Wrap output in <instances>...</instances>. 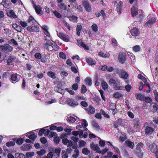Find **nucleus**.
I'll list each match as a JSON object with an SVG mask.
<instances>
[{
    "label": "nucleus",
    "instance_id": "obj_50",
    "mask_svg": "<svg viewBox=\"0 0 158 158\" xmlns=\"http://www.w3.org/2000/svg\"><path fill=\"white\" fill-rule=\"evenodd\" d=\"M154 94L155 96V99L156 101L158 103V92L156 90H154Z\"/></svg>",
    "mask_w": 158,
    "mask_h": 158
},
{
    "label": "nucleus",
    "instance_id": "obj_1",
    "mask_svg": "<svg viewBox=\"0 0 158 158\" xmlns=\"http://www.w3.org/2000/svg\"><path fill=\"white\" fill-rule=\"evenodd\" d=\"M28 23L29 26L27 28V30L30 32H37L39 31V27L36 21L32 16L29 17Z\"/></svg>",
    "mask_w": 158,
    "mask_h": 158
},
{
    "label": "nucleus",
    "instance_id": "obj_10",
    "mask_svg": "<svg viewBox=\"0 0 158 158\" xmlns=\"http://www.w3.org/2000/svg\"><path fill=\"white\" fill-rule=\"evenodd\" d=\"M57 35L59 37L66 42H68L69 40V37L67 35L64 34L61 32L57 33Z\"/></svg>",
    "mask_w": 158,
    "mask_h": 158
},
{
    "label": "nucleus",
    "instance_id": "obj_54",
    "mask_svg": "<svg viewBox=\"0 0 158 158\" xmlns=\"http://www.w3.org/2000/svg\"><path fill=\"white\" fill-rule=\"evenodd\" d=\"M1 4H2L5 7L7 8L8 6L9 3L7 1H2Z\"/></svg>",
    "mask_w": 158,
    "mask_h": 158
},
{
    "label": "nucleus",
    "instance_id": "obj_12",
    "mask_svg": "<svg viewBox=\"0 0 158 158\" xmlns=\"http://www.w3.org/2000/svg\"><path fill=\"white\" fill-rule=\"evenodd\" d=\"M82 5L84 7L86 10L88 12H90L91 10V8L89 3L87 1H84L82 2Z\"/></svg>",
    "mask_w": 158,
    "mask_h": 158
},
{
    "label": "nucleus",
    "instance_id": "obj_14",
    "mask_svg": "<svg viewBox=\"0 0 158 158\" xmlns=\"http://www.w3.org/2000/svg\"><path fill=\"white\" fill-rule=\"evenodd\" d=\"M77 44L79 46L83 47L84 49L89 50V48L84 42H82L81 40H77Z\"/></svg>",
    "mask_w": 158,
    "mask_h": 158
},
{
    "label": "nucleus",
    "instance_id": "obj_56",
    "mask_svg": "<svg viewBox=\"0 0 158 158\" xmlns=\"http://www.w3.org/2000/svg\"><path fill=\"white\" fill-rule=\"evenodd\" d=\"M86 143L83 140L79 141V146L80 147H83L86 144Z\"/></svg>",
    "mask_w": 158,
    "mask_h": 158
},
{
    "label": "nucleus",
    "instance_id": "obj_25",
    "mask_svg": "<svg viewBox=\"0 0 158 158\" xmlns=\"http://www.w3.org/2000/svg\"><path fill=\"white\" fill-rule=\"evenodd\" d=\"M15 60V57L13 56H11L9 57L7 61V63L8 65H12L13 64V62Z\"/></svg>",
    "mask_w": 158,
    "mask_h": 158
},
{
    "label": "nucleus",
    "instance_id": "obj_39",
    "mask_svg": "<svg viewBox=\"0 0 158 158\" xmlns=\"http://www.w3.org/2000/svg\"><path fill=\"white\" fill-rule=\"evenodd\" d=\"M15 158H24V155L23 153H16L15 154Z\"/></svg>",
    "mask_w": 158,
    "mask_h": 158
},
{
    "label": "nucleus",
    "instance_id": "obj_24",
    "mask_svg": "<svg viewBox=\"0 0 158 158\" xmlns=\"http://www.w3.org/2000/svg\"><path fill=\"white\" fill-rule=\"evenodd\" d=\"M154 130L152 128L149 127H147L145 130V134L147 135L151 134L153 132Z\"/></svg>",
    "mask_w": 158,
    "mask_h": 158
},
{
    "label": "nucleus",
    "instance_id": "obj_58",
    "mask_svg": "<svg viewBox=\"0 0 158 158\" xmlns=\"http://www.w3.org/2000/svg\"><path fill=\"white\" fill-rule=\"evenodd\" d=\"M68 120L69 122L71 123H73L76 120L75 118L73 117H70L68 118Z\"/></svg>",
    "mask_w": 158,
    "mask_h": 158
},
{
    "label": "nucleus",
    "instance_id": "obj_23",
    "mask_svg": "<svg viewBox=\"0 0 158 158\" xmlns=\"http://www.w3.org/2000/svg\"><path fill=\"white\" fill-rule=\"evenodd\" d=\"M86 61L89 64L91 65H94L96 63L95 61L91 58H87Z\"/></svg>",
    "mask_w": 158,
    "mask_h": 158
},
{
    "label": "nucleus",
    "instance_id": "obj_29",
    "mask_svg": "<svg viewBox=\"0 0 158 158\" xmlns=\"http://www.w3.org/2000/svg\"><path fill=\"white\" fill-rule=\"evenodd\" d=\"M136 98L137 99L140 100H143L145 99V96L142 94H136L135 95Z\"/></svg>",
    "mask_w": 158,
    "mask_h": 158
},
{
    "label": "nucleus",
    "instance_id": "obj_38",
    "mask_svg": "<svg viewBox=\"0 0 158 158\" xmlns=\"http://www.w3.org/2000/svg\"><path fill=\"white\" fill-rule=\"evenodd\" d=\"M109 83L110 85L111 86H115L116 85V83L115 81L113 79H110Z\"/></svg>",
    "mask_w": 158,
    "mask_h": 158
},
{
    "label": "nucleus",
    "instance_id": "obj_61",
    "mask_svg": "<svg viewBox=\"0 0 158 158\" xmlns=\"http://www.w3.org/2000/svg\"><path fill=\"white\" fill-rule=\"evenodd\" d=\"M113 96L115 98H119L121 96V94L118 92H116L114 94Z\"/></svg>",
    "mask_w": 158,
    "mask_h": 158
},
{
    "label": "nucleus",
    "instance_id": "obj_36",
    "mask_svg": "<svg viewBox=\"0 0 158 158\" xmlns=\"http://www.w3.org/2000/svg\"><path fill=\"white\" fill-rule=\"evenodd\" d=\"M98 55L100 56L105 58H108L110 56V55L109 54H106L102 52H99L98 53Z\"/></svg>",
    "mask_w": 158,
    "mask_h": 158
},
{
    "label": "nucleus",
    "instance_id": "obj_60",
    "mask_svg": "<svg viewBox=\"0 0 158 158\" xmlns=\"http://www.w3.org/2000/svg\"><path fill=\"white\" fill-rule=\"evenodd\" d=\"M15 30L19 32H22L23 31V28L20 25H17Z\"/></svg>",
    "mask_w": 158,
    "mask_h": 158
},
{
    "label": "nucleus",
    "instance_id": "obj_32",
    "mask_svg": "<svg viewBox=\"0 0 158 158\" xmlns=\"http://www.w3.org/2000/svg\"><path fill=\"white\" fill-rule=\"evenodd\" d=\"M85 81L86 84L88 86H90L91 85L92 83V81L89 77H87L85 80Z\"/></svg>",
    "mask_w": 158,
    "mask_h": 158
},
{
    "label": "nucleus",
    "instance_id": "obj_16",
    "mask_svg": "<svg viewBox=\"0 0 158 158\" xmlns=\"http://www.w3.org/2000/svg\"><path fill=\"white\" fill-rule=\"evenodd\" d=\"M27 136L30 139H32L33 141L35 140L37 137L35 135L34 133L32 131L27 133Z\"/></svg>",
    "mask_w": 158,
    "mask_h": 158
},
{
    "label": "nucleus",
    "instance_id": "obj_21",
    "mask_svg": "<svg viewBox=\"0 0 158 158\" xmlns=\"http://www.w3.org/2000/svg\"><path fill=\"white\" fill-rule=\"evenodd\" d=\"M133 121L134 125L135 126H140L143 122L141 119L138 118H135Z\"/></svg>",
    "mask_w": 158,
    "mask_h": 158
},
{
    "label": "nucleus",
    "instance_id": "obj_15",
    "mask_svg": "<svg viewBox=\"0 0 158 158\" xmlns=\"http://www.w3.org/2000/svg\"><path fill=\"white\" fill-rule=\"evenodd\" d=\"M149 148L150 151L152 152H156L157 151V146L154 143H151L149 145Z\"/></svg>",
    "mask_w": 158,
    "mask_h": 158
},
{
    "label": "nucleus",
    "instance_id": "obj_11",
    "mask_svg": "<svg viewBox=\"0 0 158 158\" xmlns=\"http://www.w3.org/2000/svg\"><path fill=\"white\" fill-rule=\"evenodd\" d=\"M54 44V42L53 41L46 42L44 45V48L47 50L51 51L53 49L52 46Z\"/></svg>",
    "mask_w": 158,
    "mask_h": 158
},
{
    "label": "nucleus",
    "instance_id": "obj_63",
    "mask_svg": "<svg viewBox=\"0 0 158 158\" xmlns=\"http://www.w3.org/2000/svg\"><path fill=\"white\" fill-rule=\"evenodd\" d=\"M23 142V139L22 138L18 139L16 141V143L19 144L21 145Z\"/></svg>",
    "mask_w": 158,
    "mask_h": 158
},
{
    "label": "nucleus",
    "instance_id": "obj_33",
    "mask_svg": "<svg viewBox=\"0 0 158 158\" xmlns=\"http://www.w3.org/2000/svg\"><path fill=\"white\" fill-rule=\"evenodd\" d=\"M17 75L16 74H12L10 78V81L13 83L14 81H17Z\"/></svg>",
    "mask_w": 158,
    "mask_h": 158
},
{
    "label": "nucleus",
    "instance_id": "obj_3",
    "mask_svg": "<svg viewBox=\"0 0 158 158\" xmlns=\"http://www.w3.org/2000/svg\"><path fill=\"white\" fill-rule=\"evenodd\" d=\"M91 148L96 151L97 152L103 154L107 152L108 149L107 148L104 149L102 151H101L100 148L98 146V145L95 144L94 143H92L90 145Z\"/></svg>",
    "mask_w": 158,
    "mask_h": 158
},
{
    "label": "nucleus",
    "instance_id": "obj_7",
    "mask_svg": "<svg viewBox=\"0 0 158 158\" xmlns=\"http://www.w3.org/2000/svg\"><path fill=\"white\" fill-rule=\"evenodd\" d=\"M143 146V144L142 143H139L136 146V150L135 151V153L139 157H141L143 156V153L141 150V148H142Z\"/></svg>",
    "mask_w": 158,
    "mask_h": 158
},
{
    "label": "nucleus",
    "instance_id": "obj_44",
    "mask_svg": "<svg viewBox=\"0 0 158 158\" xmlns=\"http://www.w3.org/2000/svg\"><path fill=\"white\" fill-rule=\"evenodd\" d=\"M82 152L85 155H88L90 153V152L87 148H84L82 149Z\"/></svg>",
    "mask_w": 158,
    "mask_h": 158
},
{
    "label": "nucleus",
    "instance_id": "obj_6",
    "mask_svg": "<svg viewBox=\"0 0 158 158\" xmlns=\"http://www.w3.org/2000/svg\"><path fill=\"white\" fill-rule=\"evenodd\" d=\"M66 103L69 106L73 108L78 105V103L72 98H67L66 100Z\"/></svg>",
    "mask_w": 158,
    "mask_h": 158
},
{
    "label": "nucleus",
    "instance_id": "obj_20",
    "mask_svg": "<svg viewBox=\"0 0 158 158\" xmlns=\"http://www.w3.org/2000/svg\"><path fill=\"white\" fill-rule=\"evenodd\" d=\"M125 144L126 146L131 149H133L135 145L134 143L129 140H127L125 141Z\"/></svg>",
    "mask_w": 158,
    "mask_h": 158
},
{
    "label": "nucleus",
    "instance_id": "obj_64",
    "mask_svg": "<svg viewBox=\"0 0 158 158\" xmlns=\"http://www.w3.org/2000/svg\"><path fill=\"white\" fill-rule=\"evenodd\" d=\"M61 76L63 77H65L68 75V73L66 72L63 71L60 73Z\"/></svg>",
    "mask_w": 158,
    "mask_h": 158
},
{
    "label": "nucleus",
    "instance_id": "obj_40",
    "mask_svg": "<svg viewBox=\"0 0 158 158\" xmlns=\"http://www.w3.org/2000/svg\"><path fill=\"white\" fill-rule=\"evenodd\" d=\"M54 15L57 18L60 19L62 17L61 15L57 11L55 10L53 12Z\"/></svg>",
    "mask_w": 158,
    "mask_h": 158
},
{
    "label": "nucleus",
    "instance_id": "obj_35",
    "mask_svg": "<svg viewBox=\"0 0 158 158\" xmlns=\"http://www.w3.org/2000/svg\"><path fill=\"white\" fill-rule=\"evenodd\" d=\"M70 20L73 22H76L77 21V16L72 15L68 17Z\"/></svg>",
    "mask_w": 158,
    "mask_h": 158
},
{
    "label": "nucleus",
    "instance_id": "obj_2",
    "mask_svg": "<svg viewBox=\"0 0 158 158\" xmlns=\"http://www.w3.org/2000/svg\"><path fill=\"white\" fill-rule=\"evenodd\" d=\"M0 49L5 54H9V52L13 50V48L9 44H5L3 45H0Z\"/></svg>",
    "mask_w": 158,
    "mask_h": 158
},
{
    "label": "nucleus",
    "instance_id": "obj_5",
    "mask_svg": "<svg viewBox=\"0 0 158 158\" xmlns=\"http://www.w3.org/2000/svg\"><path fill=\"white\" fill-rule=\"evenodd\" d=\"M148 18L149 19V20L145 23V25L149 27L156 22L157 18L156 16V15L154 14L149 15L148 16Z\"/></svg>",
    "mask_w": 158,
    "mask_h": 158
},
{
    "label": "nucleus",
    "instance_id": "obj_62",
    "mask_svg": "<svg viewBox=\"0 0 158 158\" xmlns=\"http://www.w3.org/2000/svg\"><path fill=\"white\" fill-rule=\"evenodd\" d=\"M36 153L40 156H42L45 153V151L44 150H42L40 151H37Z\"/></svg>",
    "mask_w": 158,
    "mask_h": 158
},
{
    "label": "nucleus",
    "instance_id": "obj_43",
    "mask_svg": "<svg viewBox=\"0 0 158 158\" xmlns=\"http://www.w3.org/2000/svg\"><path fill=\"white\" fill-rule=\"evenodd\" d=\"M34 56L35 58L37 59L38 60H41L42 58L41 55L40 53H36L35 54Z\"/></svg>",
    "mask_w": 158,
    "mask_h": 158
},
{
    "label": "nucleus",
    "instance_id": "obj_8",
    "mask_svg": "<svg viewBox=\"0 0 158 158\" xmlns=\"http://www.w3.org/2000/svg\"><path fill=\"white\" fill-rule=\"evenodd\" d=\"M30 1L32 3L33 7L34 8L36 13L40 15H42L43 12L41 10V7L39 6H36L33 0H30Z\"/></svg>",
    "mask_w": 158,
    "mask_h": 158
},
{
    "label": "nucleus",
    "instance_id": "obj_26",
    "mask_svg": "<svg viewBox=\"0 0 158 158\" xmlns=\"http://www.w3.org/2000/svg\"><path fill=\"white\" fill-rule=\"evenodd\" d=\"M91 124L92 126L95 128L96 130H99L100 129V127L98 125V123L94 120L92 121Z\"/></svg>",
    "mask_w": 158,
    "mask_h": 158
},
{
    "label": "nucleus",
    "instance_id": "obj_18",
    "mask_svg": "<svg viewBox=\"0 0 158 158\" xmlns=\"http://www.w3.org/2000/svg\"><path fill=\"white\" fill-rule=\"evenodd\" d=\"M31 148V145L29 144H25L23 145L21 147V149L24 151H28Z\"/></svg>",
    "mask_w": 158,
    "mask_h": 158
},
{
    "label": "nucleus",
    "instance_id": "obj_13",
    "mask_svg": "<svg viewBox=\"0 0 158 158\" xmlns=\"http://www.w3.org/2000/svg\"><path fill=\"white\" fill-rule=\"evenodd\" d=\"M123 6V3L122 1H120L116 6V10L118 14L121 13Z\"/></svg>",
    "mask_w": 158,
    "mask_h": 158
},
{
    "label": "nucleus",
    "instance_id": "obj_41",
    "mask_svg": "<svg viewBox=\"0 0 158 158\" xmlns=\"http://www.w3.org/2000/svg\"><path fill=\"white\" fill-rule=\"evenodd\" d=\"M87 91V89L86 87L84 85H82L81 89V92L82 94H84Z\"/></svg>",
    "mask_w": 158,
    "mask_h": 158
},
{
    "label": "nucleus",
    "instance_id": "obj_59",
    "mask_svg": "<svg viewBox=\"0 0 158 158\" xmlns=\"http://www.w3.org/2000/svg\"><path fill=\"white\" fill-rule=\"evenodd\" d=\"M50 132L51 131L49 130L48 129H44V134L45 136L46 135H49L50 133Z\"/></svg>",
    "mask_w": 158,
    "mask_h": 158
},
{
    "label": "nucleus",
    "instance_id": "obj_46",
    "mask_svg": "<svg viewBox=\"0 0 158 158\" xmlns=\"http://www.w3.org/2000/svg\"><path fill=\"white\" fill-rule=\"evenodd\" d=\"M75 154L73 155V157L74 158H76L78 157L79 155V151L77 149H76L74 150Z\"/></svg>",
    "mask_w": 158,
    "mask_h": 158
},
{
    "label": "nucleus",
    "instance_id": "obj_31",
    "mask_svg": "<svg viewBox=\"0 0 158 158\" xmlns=\"http://www.w3.org/2000/svg\"><path fill=\"white\" fill-rule=\"evenodd\" d=\"M47 75L52 79H54L56 78L55 73L53 72L48 71L47 73Z\"/></svg>",
    "mask_w": 158,
    "mask_h": 158
},
{
    "label": "nucleus",
    "instance_id": "obj_42",
    "mask_svg": "<svg viewBox=\"0 0 158 158\" xmlns=\"http://www.w3.org/2000/svg\"><path fill=\"white\" fill-rule=\"evenodd\" d=\"M138 78L140 79L145 83H146L147 81L146 79L141 74H138Z\"/></svg>",
    "mask_w": 158,
    "mask_h": 158
},
{
    "label": "nucleus",
    "instance_id": "obj_45",
    "mask_svg": "<svg viewBox=\"0 0 158 158\" xmlns=\"http://www.w3.org/2000/svg\"><path fill=\"white\" fill-rule=\"evenodd\" d=\"M54 90L56 92L61 93L63 91V90H62L60 88H59L58 86H56L54 87Z\"/></svg>",
    "mask_w": 158,
    "mask_h": 158
},
{
    "label": "nucleus",
    "instance_id": "obj_49",
    "mask_svg": "<svg viewBox=\"0 0 158 158\" xmlns=\"http://www.w3.org/2000/svg\"><path fill=\"white\" fill-rule=\"evenodd\" d=\"M111 41L112 44L113 46L115 47L117 45L118 43L116 39L113 38L111 40Z\"/></svg>",
    "mask_w": 158,
    "mask_h": 158
},
{
    "label": "nucleus",
    "instance_id": "obj_22",
    "mask_svg": "<svg viewBox=\"0 0 158 158\" xmlns=\"http://www.w3.org/2000/svg\"><path fill=\"white\" fill-rule=\"evenodd\" d=\"M131 13L133 17L136 16L138 14L137 9L134 6L131 8Z\"/></svg>",
    "mask_w": 158,
    "mask_h": 158
},
{
    "label": "nucleus",
    "instance_id": "obj_34",
    "mask_svg": "<svg viewBox=\"0 0 158 158\" xmlns=\"http://www.w3.org/2000/svg\"><path fill=\"white\" fill-rule=\"evenodd\" d=\"M140 49L141 48L140 46L138 45H136L132 47V49L133 51L135 52H139Z\"/></svg>",
    "mask_w": 158,
    "mask_h": 158
},
{
    "label": "nucleus",
    "instance_id": "obj_51",
    "mask_svg": "<svg viewBox=\"0 0 158 158\" xmlns=\"http://www.w3.org/2000/svg\"><path fill=\"white\" fill-rule=\"evenodd\" d=\"M92 28L93 31H97L98 30L97 25L95 24H93L92 26Z\"/></svg>",
    "mask_w": 158,
    "mask_h": 158
},
{
    "label": "nucleus",
    "instance_id": "obj_37",
    "mask_svg": "<svg viewBox=\"0 0 158 158\" xmlns=\"http://www.w3.org/2000/svg\"><path fill=\"white\" fill-rule=\"evenodd\" d=\"M108 85L106 82L104 81H102V88L105 90L108 88Z\"/></svg>",
    "mask_w": 158,
    "mask_h": 158
},
{
    "label": "nucleus",
    "instance_id": "obj_30",
    "mask_svg": "<svg viewBox=\"0 0 158 158\" xmlns=\"http://www.w3.org/2000/svg\"><path fill=\"white\" fill-rule=\"evenodd\" d=\"M58 6L61 10H66L67 9V6L63 2L58 4Z\"/></svg>",
    "mask_w": 158,
    "mask_h": 158
},
{
    "label": "nucleus",
    "instance_id": "obj_19",
    "mask_svg": "<svg viewBox=\"0 0 158 158\" xmlns=\"http://www.w3.org/2000/svg\"><path fill=\"white\" fill-rule=\"evenodd\" d=\"M127 55L130 58L132 63L133 64H134L136 61L135 57L134 55L132 52H128Z\"/></svg>",
    "mask_w": 158,
    "mask_h": 158
},
{
    "label": "nucleus",
    "instance_id": "obj_27",
    "mask_svg": "<svg viewBox=\"0 0 158 158\" xmlns=\"http://www.w3.org/2000/svg\"><path fill=\"white\" fill-rule=\"evenodd\" d=\"M7 15L9 17L14 19H15L17 17L16 15L12 10H10L9 12L7 13Z\"/></svg>",
    "mask_w": 158,
    "mask_h": 158
},
{
    "label": "nucleus",
    "instance_id": "obj_4",
    "mask_svg": "<svg viewBox=\"0 0 158 158\" xmlns=\"http://www.w3.org/2000/svg\"><path fill=\"white\" fill-rule=\"evenodd\" d=\"M69 135L68 134H64L61 135L60 136L61 139H62V142L67 147H71L73 145V142L71 140H69L65 138Z\"/></svg>",
    "mask_w": 158,
    "mask_h": 158
},
{
    "label": "nucleus",
    "instance_id": "obj_17",
    "mask_svg": "<svg viewBox=\"0 0 158 158\" xmlns=\"http://www.w3.org/2000/svg\"><path fill=\"white\" fill-rule=\"evenodd\" d=\"M131 33L133 36H137L139 35V32L137 28H134L131 31Z\"/></svg>",
    "mask_w": 158,
    "mask_h": 158
},
{
    "label": "nucleus",
    "instance_id": "obj_53",
    "mask_svg": "<svg viewBox=\"0 0 158 158\" xmlns=\"http://www.w3.org/2000/svg\"><path fill=\"white\" fill-rule=\"evenodd\" d=\"M15 144V143L14 141L8 142L6 143V145L8 147H10L14 146Z\"/></svg>",
    "mask_w": 158,
    "mask_h": 158
},
{
    "label": "nucleus",
    "instance_id": "obj_57",
    "mask_svg": "<svg viewBox=\"0 0 158 158\" xmlns=\"http://www.w3.org/2000/svg\"><path fill=\"white\" fill-rule=\"evenodd\" d=\"M20 23L23 27H25L27 26V23L24 21H21L20 22Z\"/></svg>",
    "mask_w": 158,
    "mask_h": 158
},
{
    "label": "nucleus",
    "instance_id": "obj_47",
    "mask_svg": "<svg viewBox=\"0 0 158 158\" xmlns=\"http://www.w3.org/2000/svg\"><path fill=\"white\" fill-rule=\"evenodd\" d=\"M45 40H46V42H50L51 41H53L52 40V38L50 35L48 36H45L44 35Z\"/></svg>",
    "mask_w": 158,
    "mask_h": 158
},
{
    "label": "nucleus",
    "instance_id": "obj_52",
    "mask_svg": "<svg viewBox=\"0 0 158 158\" xmlns=\"http://www.w3.org/2000/svg\"><path fill=\"white\" fill-rule=\"evenodd\" d=\"M59 56L63 59H66V56L65 54L63 52H60L59 53Z\"/></svg>",
    "mask_w": 158,
    "mask_h": 158
},
{
    "label": "nucleus",
    "instance_id": "obj_55",
    "mask_svg": "<svg viewBox=\"0 0 158 158\" xmlns=\"http://www.w3.org/2000/svg\"><path fill=\"white\" fill-rule=\"evenodd\" d=\"M100 112L105 117L109 118V115L107 114H106V112L103 110H102L101 109L100 110Z\"/></svg>",
    "mask_w": 158,
    "mask_h": 158
},
{
    "label": "nucleus",
    "instance_id": "obj_48",
    "mask_svg": "<svg viewBox=\"0 0 158 158\" xmlns=\"http://www.w3.org/2000/svg\"><path fill=\"white\" fill-rule=\"evenodd\" d=\"M34 152H27L26 154V156L27 157H31L34 155Z\"/></svg>",
    "mask_w": 158,
    "mask_h": 158
},
{
    "label": "nucleus",
    "instance_id": "obj_9",
    "mask_svg": "<svg viewBox=\"0 0 158 158\" xmlns=\"http://www.w3.org/2000/svg\"><path fill=\"white\" fill-rule=\"evenodd\" d=\"M126 55L123 52L119 53L118 59L119 62L121 64H124L126 60Z\"/></svg>",
    "mask_w": 158,
    "mask_h": 158
},
{
    "label": "nucleus",
    "instance_id": "obj_28",
    "mask_svg": "<svg viewBox=\"0 0 158 158\" xmlns=\"http://www.w3.org/2000/svg\"><path fill=\"white\" fill-rule=\"evenodd\" d=\"M86 110H88L89 113L91 114H94L95 112V109L91 105H89V106L88 108L86 109Z\"/></svg>",
    "mask_w": 158,
    "mask_h": 158
}]
</instances>
